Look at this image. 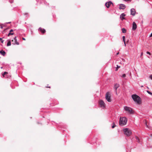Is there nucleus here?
Masks as SVG:
<instances>
[{"instance_id":"1","label":"nucleus","mask_w":152,"mask_h":152,"mask_svg":"<svg viewBox=\"0 0 152 152\" xmlns=\"http://www.w3.org/2000/svg\"><path fill=\"white\" fill-rule=\"evenodd\" d=\"M132 97L134 101L136 102L137 104H140L141 103L140 98L136 94H133Z\"/></svg>"},{"instance_id":"2","label":"nucleus","mask_w":152,"mask_h":152,"mask_svg":"<svg viewBox=\"0 0 152 152\" xmlns=\"http://www.w3.org/2000/svg\"><path fill=\"white\" fill-rule=\"evenodd\" d=\"M127 119L126 117H120L119 122V125L121 126L125 125L127 123Z\"/></svg>"},{"instance_id":"3","label":"nucleus","mask_w":152,"mask_h":152,"mask_svg":"<svg viewBox=\"0 0 152 152\" xmlns=\"http://www.w3.org/2000/svg\"><path fill=\"white\" fill-rule=\"evenodd\" d=\"M124 134L127 136L129 137L132 134V132L131 129L128 128L123 129Z\"/></svg>"},{"instance_id":"4","label":"nucleus","mask_w":152,"mask_h":152,"mask_svg":"<svg viewBox=\"0 0 152 152\" xmlns=\"http://www.w3.org/2000/svg\"><path fill=\"white\" fill-rule=\"evenodd\" d=\"M124 109L125 110L127 111L130 114H133L134 113V111L130 107H124Z\"/></svg>"},{"instance_id":"5","label":"nucleus","mask_w":152,"mask_h":152,"mask_svg":"<svg viewBox=\"0 0 152 152\" xmlns=\"http://www.w3.org/2000/svg\"><path fill=\"white\" fill-rule=\"evenodd\" d=\"M105 98L106 100L108 102H111V99L110 93L109 92L106 93L105 95Z\"/></svg>"},{"instance_id":"6","label":"nucleus","mask_w":152,"mask_h":152,"mask_svg":"<svg viewBox=\"0 0 152 152\" xmlns=\"http://www.w3.org/2000/svg\"><path fill=\"white\" fill-rule=\"evenodd\" d=\"M99 104L100 107L103 108L105 107V104L104 102L102 100H100L99 102Z\"/></svg>"},{"instance_id":"7","label":"nucleus","mask_w":152,"mask_h":152,"mask_svg":"<svg viewBox=\"0 0 152 152\" xmlns=\"http://www.w3.org/2000/svg\"><path fill=\"white\" fill-rule=\"evenodd\" d=\"M130 12L131 15H132L133 16H134L135 15L136 11L134 9H131L130 10Z\"/></svg>"},{"instance_id":"8","label":"nucleus","mask_w":152,"mask_h":152,"mask_svg":"<svg viewBox=\"0 0 152 152\" xmlns=\"http://www.w3.org/2000/svg\"><path fill=\"white\" fill-rule=\"evenodd\" d=\"M111 4H113V3L111 1H109L106 2L105 5L108 8Z\"/></svg>"},{"instance_id":"9","label":"nucleus","mask_w":152,"mask_h":152,"mask_svg":"<svg viewBox=\"0 0 152 152\" xmlns=\"http://www.w3.org/2000/svg\"><path fill=\"white\" fill-rule=\"evenodd\" d=\"M137 28V26L136 23L134 22L132 23V29L133 30H135Z\"/></svg>"},{"instance_id":"10","label":"nucleus","mask_w":152,"mask_h":152,"mask_svg":"<svg viewBox=\"0 0 152 152\" xmlns=\"http://www.w3.org/2000/svg\"><path fill=\"white\" fill-rule=\"evenodd\" d=\"M38 31L41 32L42 34H44L46 32V31L45 29L44 28H42L41 27H40L39 28Z\"/></svg>"},{"instance_id":"11","label":"nucleus","mask_w":152,"mask_h":152,"mask_svg":"<svg viewBox=\"0 0 152 152\" xmlns=\"http://www.w3.org/2000/svg\"><path fill=\"white\" fill-rule=\"evenodd\" d=\"M126 8V6L125 5L122 4H121L120 5V7H119V8L120 9H124Z\"/></svg>"},{"instance_id":"12","label":"nucleus","mask_w":152,"mask_h":152,"mask_svg":"<svg viewBox=\"0 0 152 152\" xmlns=\"http://www.w3.org/2000/svg\"><path fill=\"white\" fill-rule=\"evenodd\" d=\"M119 85L118 84L116 83L114 85V88L115 89V91L117 93V89L119 87Z\"/></svg>"},{"instance_id":"13","label":"nucleus","mask_w":152,"mask_h":152,"mask_svg":"<svg viewBox=\"0 0 152 152\" xmlns=\"http://www.w3.org/2000/svg\"><path fill=\"white\" fill-rule=\"evenodd\" d=\"M126 15L124 13H122L120 15V18L122 20L125 19L124 17Z\"/></svg>"},{"instance_id":"14","label":"nucleus","mask_w":152,"mask_h":152,"mask_svg":"<svg viewBox=\"0 0 152 152\" xmlns=\"http://www.w3.org/2000/svg\"><path fill=\"white\" fill-rule=\"evenodd\" d=\"M13 29H11L10 31V32L8 34L7 36L8 37L10 36V35H12L14 34V33H12V32H13Z\"/></svg>"},{"instance_id":"15","label":"nucleus","mask_w":152,"mask_h":152,"mask_svg":"<svg viewBox=\"0 0 152 152\" xmlns=\"http://www.w3.org/2000/svg\"><path fill=\"white\" fill-rule=\"evenodd\" d=\"M0 53L3 56H5V55L6 53L4 50H1L0 51Z\"/></svg>"},{"instance_id":"16","label":"nucleus","mask_w":152,"mask_h":152,"mask_svg":"<svg viewBox=\"0 0 152 152\" xmlns=\"http://www.w3.org/2000/svg\"><path fill=\"white\" fill-rule=\"evenodd\" d=\"M122 32L124 33H125L126 32V29L124 28H122Z\"/></svg>"},{"instance_id":"17","label":"nucleus","mask_w":152,"mask_h":152,"mask_svg":"<svg viewBox=\"0 0 152 152\" xmlns=\"http://www.w3.org/2000/svg\"><path fill=\"white\" fill-rule=\"evenodd\" d=\"M11 45V42L10 41H8V42L7 43V46H9Z\"/></svg>"},{"instance_id":"18","label":"nucleus","mask_w":152,"mask_h":152,"mask_svg":"<svg viewBox=\"0 0 152 152\" xmlns=\"http://www.w3.org/2000/svg\"><path fill=\"white\" fill-rule=\"evenodd\" d=\"M125 37L124 36H123V42H124V43H125V42H126L125 40Z\"/></svg>"},{"instance_id":"19","label":"nucleus","mask_w":152,"mask_h":152,"mask_svg":"<svg viewBox=\"0 0 152 152\" xmlns=\"http://www.w3.org/2000/svg\"><path fill=\"white\" fill-rule=\"evenodd\" d=\"M15 44H16L17 45H19V43L17 41V40H15Z\"/></svg>"},{"instance_id":"20","label":"nucleus","mask_w":152,"mask_h":152,"mask_svg":"<svg viewBox=\"0 0 152 152\" xmlns=\"http://www.w3.org/2000/svg\"><path fill=\"white\" fill-rule=\"evenodd\" d=\"M113 125L112 126V128H114L116 126V125L115 124L114 122H113Z\"/></svg>"},{"instance_id":"21","label":"nucleus","mask_w":152,"mask_h":152,"mask_svg":"<svg viewBox=\"0 0 152 152\" xmlns=\"http://www.w3.org/2000/svg\"><path fill=\"white\" fill-rule=\"evenodd\" d=\"M147 92L148 94H149L151 95H152V92H150L148 91H147Z\"/></svg>"},{"instance_id":"22","label":"nucleus","mask_w":152,"mask_h":152,"mask_svg":"<svg viewBox=\"0 0 152 152\" xmlns=\"http://www.w3.org/2000/svg\"><path fill=\"white\" fill-rule=\"evenodd\" d=\"M8 73L7 72H4V73H3L2 74V75L3 76H4V75H6V74H7Z\"/></svg>"},{"instance_id":"23","label":"nucleus","mask_w":152,"mask_h":152,"mask_svg":"<svg viewBox=\"0 0 152 152\" xmlns=\"http://www.w3.org/2000/svg\"><path fill=\"white\" fill-rule=\"evenodd\" d=\"M117 67L116 68L115 70H117L120 67V66H118V65H117Z\"/></svg>"},{"instance_id":"24","label":"nucleus","mask_w":152,"mask_h":152,"mask_svg":"<svg viewBox=\"0 0 152 152\" xmlns=\"http://www.w3.org/2000/svg\"><path fill=\"white\" fill-rule=\"evenodd\" d=\"M0 41H1V42L3 43L4 41L3 40H2V39L1 38H0Z\"/></svg>"},{"instance_id":"25","label":"nucleus","mask_w":152,"mask_h":152,"mask_svg":"<svg viewBox=\"0 0 152 152\" xmlns=\"http://www.w3.org/2000/svg\"><path fill=\"white\" fill-rule=\"evenodd\" d=\"M126 75L125 74H124L122 76V77H126Z\"/></svg>"},{"instance_id":"26","label":"nucleus","mask_w":152,"mask_h":152,"mask_svg":"<svg viewBox=\"0 0 152 152\" xmlns=\"http://www.w3.org/2000/svg\"><path fill=\"white\" fill-rule=\"evenodd\" d=\"M146 53H147V54H149V55H151V53H150L149 52H148V51H147V52H146Z\"/></svg>"},{"instance_id":"27","label":"nucleus","mask_w":152,"mask_h":152,"mask_svg":"<svg viewBox=\"0 0 152 152\" xmlns=\"http://www.w3.org/2000/svg\"><path fill=\"white\" fill-rule=\"evenodd\" d=\"M150 77L152 80V75H151L150 76Z\"/></svg>"},{"instance_id":"28","label":"nucleus","mask_w":152,"mask_h":152,"mask_svg":"<svg viewBox=\"0 0 152 152\" xmlns=\"http://www.w3.org/2000/svg\"><path fill=\"white\" fill-rule=\"evenodd\" d=\"M136 138L137 140L138 141H139V139L137 137H136Z\"/></svg>"},{"instance_id":"29","label":"nucleus","mask_w":152,"mask_h":152,"mask_svg":"<svg viewBox=\"0 0 152 152\" xmlns=\"http://www.w3.org/2000/svg\"><path fill=\"white\" fill-rule=\"evenodd\" d=\"M16 37H15L14 38V40H17V39H16Z\"/></svg>"},{"instance_id":"30","label":"nucleus","mask_w":152,"mask_h":152,"mask_svg":"<svg viewBox=\"0 0 152 152\" xmlns=\"http://www.w3.org/2000/svg\"><path fill=\"white\" fill-rule=\"evenodd\" d=\"M149 37H152V33L151 34H150Z\"/></svg>"},{"instance_id":"31","label":"nucleus","mask_w":152,"mask_h":152,"mask_svg":"<svg viewBox=\"0 0 152 152\" xmlns=\"http://www.w3.org/2000/svg\"><path fill=\"white\" fill-rule=\"evenodd\" d=\"M143 55V53H142H142H141V56H142V55Z\"/></svg>"},{"instance_id":"32","label":"nucleus","mask_w":152,"mask_h":152,"mask_svg":"<svg viewBox=\"0 0 152 152\" xmlns=\"http://www.w3.org/2000/svg\"><path fill=\"white\" fill-rule=\"evenodd\" d=\"M0 28H2L3 27V26H0Z\"/></svg>"},{"instance_id":"33","label":"nucleus","mask_w":152,"mask_h":152,"mask_svg":"<svg viewBox=\"0 0 152 152\" xmlns=\"http://www.w3.org/2000/svg\"><path fill=\"white\" fill-rule=\"evenodd\" d=\"M22 39L23 40H25V38H23H23Z\"/></svg>"},{"instance_id":"34","label":"nucleus","mask_w":152,"mask_h":152,"mask_svg":"<svg viewBox=\"0 0 152 152\" xmlns=\"http://www.w3.org/2000/svg\"><path fill=\"white\" fill-rule=\"evenodd\" d=\"M130 0H124V1H129Z\"/></svg>"},{"instance_id":"35","label":"nucleus","mask_w":152,"mask_h":152,"mask_svg":"<svg viewBox=\"0 0 152 152\" xmlns=\"http://www.w3.org/2000/svg\"><path fill=\"white\" fill-rule=\"evenodd\" d=\"M9 1L10 2V3H12L13 2V1H12L11 2L10 1Z\"/></svg>"},{"instance_id":"36","label":"nucleus","mask_w":152,"mask_h":152,"mask_svg":"<svg viewBox=\"0 0 152 152\" xmlns=\"http://www.w3.org/2000/svg\"><path fill=\"white\" fill-rule=\"evenodd\" d=\"M124 44L125 46H126V42H125V43H124Z\"/></svg>"},{"instance_id":"37","label":"nucleus","mask_w":152,"mask_h":152,"mask_svg":"<svg viewBox=\"0 0 152 152\" xmlns=\"http://www.w3.org/2000/svg\"><path fill=\"white\" fill-rule=\"evenodd\" d=\"M10 23V22H9L7 23Z\"/></svg>"},{"instance_id":"38","label":"nucleus","mask_w":152,"mask_h":152,"mask_svg":"<svg viewBox=\"0 0 152 152\" xmlns=\"http://www.w3.org/2000/svg\"><path fill=\"white\" fill-rule=\"evenodd\" d=\"M118 54H119V53H117V55H118Z\"/></svg>"},{"instance_id":"39","label":"nucleus","mask_w":152,"mask_h":152,"mask_svg":"<svg viewBox=\"0 0 152 152\" xmlns=\"http://www.w3.org/2000/svg\"><path fill=\"white\" fill-rule=\"evenodd\" d=\"M48 87V88H50V87Z\"/></svg>"},{"instance_id":"40","label":"nucleus","mask_w":152,"mask_h":152,"mask_svg":"<svg viewBox=\"0 0 152 152\" xmlns=\"http://www.w3.org/2000/svg\"><path fill=\"white\" fill-rule=\"evenodd\" d=\"M151 137H152V134H151Z\"/></svg>"},{"instance_id":"41","label":"nucleus","mask_w":152,"mask_h":152,"mask_svg":"<svg viewBox=\"0 0 152 152\" xmlns=\"http://www.w3.org/2000/svg\"><path fill=\"white\" fill-rule=\"evenodd\" d=\"M2 68H3V67H1V69H2Z\"/></svg>"},{"instance_id":"42","label":"nucleus","mask_w":152,"mask_h":152,"mask_svg":"<svg viewBox=\"0 0 152 152\" xmlns=\"http://www.w3.org/2000/svg\"><path fill=\"white\" fill-rule=\"evenodd\" d=\"M141 87H143V86H141Z\"/></svg>"},{"instance_id":"43","label":"nucleus","mask_w":152,"mask_h":152,"mask_svg":"<svg viewBox=\"0 0 152 152\" xmlns=\"http://www.w3.org/2000/svg\"><path fill=\"white\" fill-rule=\"evenodd\" d=\"M28 14L27 13H25V15H26V14Z\"/></svg>"}]
</instances>
